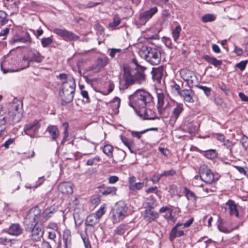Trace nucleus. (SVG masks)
<instances>
[{
	"mask_svg": "<svg viewBox=\"0 0 248 248\" xmlns=\"http://www.w3.org/2000/svg\"><path fill=\"white\" fill-rule=\"evenodd\" d=\"M40 217L41 210L38 207H35L29 211L24 220L26 230L31 232V238L34 241H40L44 234L42 229L36 226Z\"/></svg>",
	"mask_w": 248,
	"mask_h": 248,
	"instance_id": "f257e3e1",
	"label": "nucleus"
},
{
	"mask_svg": "<svg viewBox=\"0 0 248 248\" xmlns=\"http://www.w3.org/2000/svg\"><path fill=\"white\" fill-rule=\"evenodd\" d=\"M145 78L144 73L139 72L129 66H124L122 77L120 78V89L124 90L134 84H141L145 81Z\"/></svg>",
	"mask_w": 248,
	"mask_h": 248,
	"instance_id": "f03ea898",
	"label": "nucleus"
},
{
	"mask_svg": "<svg viewBox=\"0 0 248 248\" xmlns=\"http://www.w3.org/2000/svg\"><path fill=\"white\" fill-rule=\"evenodd\" d=\"M130 99L134 107L139 109L152 106L153 97L148 92L138 90L131 96Z\"/></svg>",
	"mask_w": 248,
	"mask_h": 248,
	"instance_id": "7ed1b4c3",
	"label": "nucleus"
},
{
	"mask_svg": "<svg viewBox=\"0 0 248 248\" xmlns=\"http://www.w3.org/2000/svg\"><path fill=\"white\" fill-rule=\"evenodd\" d=\"M141 55L145 60L152 65H158L161 62V53L159 48L143 46Z\"/></svg>",
	"mask_w": 248,
	"mask_h": 248,
	"instance_id": "20e7f679",
	"label": "nucleus"
},
{
	"mask_svg": "<svg viewBox=\"0 0 248 248\" xmlns=\"http://www.w3.org/2000/svg\"><path fill=\"white\" fill-rule=\"evenodd\" d=\"M128 207L123 201L117 202L112 211V219L114 223L121 221L128 215Z\"/></svg>",
	"mask_w": 248,
	"mask_h": 248,
	"instance_id": "39448f33",
	"label": "nucleus"
},
{
	"mask_svg": "<svg viewBox=\"0 0 248 248\" xmlns=\"http://www.w3.org/2000/svg\"><path fill=\"white\" fill-rule=\"evenodd\" d=\"M180 76L186 82L187 85L190 88L197 86L199 83L198 78L194 72L188 69H182L180 71Z\"/></svg>",
	"mask_w": 248,
	"mask_h": 248,
	"instance_id": "423d86ee",
	"label": "nucleus"
},
{
	"mask_svg": "<svg viewBox=\"0 0 248 248\" xmlns=\"http://www.w3.org/2000/svg\"><path fill=\"white\" fill-rule=\"evenodd\" d=\"M19 109V105L14 103L11 105L8 112V119L10 124H14L21 120L22 114Z\"/></svg>",
	"mask_w": 248,
	"mask_h": 248,
	"instance_id": "0eeeda50",
	"label": "nucleus"
},
{
	"mask_svg": "<svg viewBox=\"0 0 248 248\" xmlns=\"http://www.w3.org/2000/svg\"><path fill=\"white\" fill-rule=\"evenodd\" d=\"M53 32L61 36L66 41H76L80 39V37L74 32L65 29L55 28Z\"/></svg>",
	"mask_w": 248,
	"mask_h": 248,
	"instance_id": "6e6552de",
	"label": "nucleus"
},
{
	"mask_svg": "<svg viewBox=\"0 0 248 248\" xmlns=\"http://www.w3.org/2000/svg\"><path fill=\"white\" fill-rule=\"evenodd\" d=\"M199 174L200 178L204 182L211 184L214 179V176L211 170L203 165L199 169Z\"/></svg>",
	"mask_w": 248,
	"mask_h": 248,
	"instance_id": "1a4fd4ad",
	"label": "nucleus"
},
{
	"mask_svg": "<svg viewBox=\"0 0 248 248\" xmlns=\"http://www.w3.org/2000/svg\"><path fill=\"white\" fill-rule=\"evenodd\" d=\"M148 107H145L137 110V113L143 120H154L158 118L156 113Z\"/></svg>",
	"mask_w": 248,
	"mask_h": 248,
	"instance_id": "9d476101",
	"label": "nucleus"
},
{
	"mask_svg": "<svg viewBox=\"0 0 248 248\" xmlns=\"http://www.w3.org/2000/svg\"><path fill=\"white\" fill-rule=\"evenodd\" d=\"M158 11L156 7H153L149 10L141 13L139 16L140 23L144 25Z\"/></svg>",
	"mask_w": 248,
	"mask_h": 248,
	"instance_id": "9b49d317",
	"label": "nucleus"
},
{
	"mask_svg": "<svg viewBox=\"0 0 248 248\" xmlns=\"http://www.w3.org/2000/svg\"><path fill=\"white\" fill-rule=\"evenodd\" d=\"M194 95L195 93L192 90L185 89L182 90L180 96L183 98L185 102L192 104L194 102Z\"/></svg>",
	"mask_w": 248,
	"mask_h": 248,
	"instance_id": "f8f14e48",
	"label": "nucleus"
},
{
	"mask_svg": "<svg viewBox=\"0 0 248 248\" xmlns=\"http://www.w3.org/2000/svg\"><path fill=\"white\" fill-rule=\"evenodd\" d=\"M225 205L228 207L229 214L231 216H234L237 218L239 217L238 206L234 201L229 200L225 203Z\"/></svg>",
	"mask_w": 248,
	"mask_h": 248,
	"instance_id": "ddd939ff",
	"label": "nucleus"
},
{
	"mask_svg": "<svg viewBox=\"0 0 248 248\" xmlns=\"http://www.w3.org/2000/svg\"><path fill=\"white\" fill-rule=\"evenodd\" d=\"M76 84L75 79L73 78L68 79L66 81L62 83V92H68L69 93H75Z\"/></svg>",
	"mask_w": 248,
	"mask_h": 248,
	"instance_id": "4468645a",
	"label": "nucleus"
},
{
	"mask_svg": "<svg viewBox=\"0 0 248 248\" xmlns=\"http://www.w3.org/2000/svg\"><path fill=\"white\" fill-rule=\"evenodd\" d=\"M157 108L158 114L160 116H164L165 113L166 107H164V95L163 93H157Z\"/></svg>",
	"mask_w": 248,
	"mask_h": 248,
	"instance_id": "2eb2a0df",
	"label": "nucleus"
},
{
	"mask_svg": "<svg viewBox=\"0 0 248 248\" xmlns=\"http://www.w3.org/2000/svg\"><path fill=\"white\" fill-rule=\"evenodd\" d=\"M128 186L131 190L135 191L141 189L144 186V183L136 182V177L132 176L129 178Z\"/></svg>",
	"mask_w": 248,
	"mask_h": 248,
	"instance_id": "dca6fc26",
	"label": "nucleus"
},
{
	"mask_svg": "<svg viewBox=\"0 0 248 248\" xmlns=\"http://www.w3.org/2000/svg\"><path fill=\"white\" fill-rule=\"evenodd\" d=\"M23 228L19 223H13L8 230V233L11 235L19 236L23 232Z\"/></svg>",
	"mask_w": 248,
	"mask_h": 248,
	"instance_id": "f3484780",
	"label": "nucleus"
},
{
	"mask_svg": "<svg viewBox=\"0 0 248 248\" xmlns=\"http://www.w3.org/2000/svg\"><path fill=\"white\" fill-rule=\"evenodd\" d=\"M184 110L183 104L182 103L176 102L175 106L172 112L171 119L175 122Z\"/></svg>",
	"mask_w": 248,
	"mask_h": 248,
	"instance_id": "a211bd4d",
	"label": "nucleus"
},
{
	"mask_svg": "<svg viewBox=\"0 0 248 248\" xmlns=\"http://www.w3.org/2000/svg\"><path fill=\"white\" fill-rule=\"evenodd\" d=\"M59 190L63 194H72L73 192V185L70 182L62 183L59 186Z\"/></svg>",
	"mask_w": 248,
	"mask_h": 248,
	"instance_id": "6ab92c4d",
	"label": "nucleus"
},
{
	"mask_svg": "<svg viewBox=\"0 0 248 248\" xmlns=\"http://www.w3.org/2000/svg\"><path fill=\"white\" fill-rule=\"evenodd\" d=\"M74 93L68 92H60V95L62 97V105H65L72 101L74 98Z\"/></svg>",
	"mask_w": 248,
	"mask_h": 248,
	"instance_id": "aec40b11",
	"label": "nucleus"
},
{
	"mask_svg": "<svg viewBox=\"0 0 248 248\" xmlns=\"http://www.w3.org/2000/svg\"><path fill=\"white\" fill-rule=\"evenodd\" d=\"M46 131L49 133L53 140H56L59 136V130L56 125H49L47 127Z\"/></svg>",
	"mask_w": 248,
	"mask_h": 248,
	"instance_id": "412c9836",
	"label": "nucleus"
},
{
	"mask_svg": "<svg viewBox=\"0 0 248 248\" xmlns=\"http://www.w3.org/2000/svg\"><path fill=\"white\" fill-rule=\"evenodd\" d=\"M158 216V213L152 209H146L145 211L144 217L149 222L155 220Z\"/></svg>",
	"mask_w": 248,
	"mask_h": 248,
	"instance_id": "4be33fe9",
	"label": "nucleus"
},
{
	"mask_svg": "<svg viewBox=\"0 0 248 248\" xmlns=\"http://www.w3.org/2000/svg\"><path fill=\"white\" fill-rule=\"evenodd\" d=\"M40 127V125L39 124V121L36 120L32 123L26 124L25 126V131H30L33 130L34 134H36L38 133Z\"/></svg>",
	"mask_w": 248,
	"mask_h": 248,
	"instance_id": "5701e85b",
	"label": "nucleus"
},
{
	"mask_svg": "<svg viewBox=\"0 0 248 248\" xmlns=\"http://www.w3.org/2000/svg\"><path fill=\"white\" fill-rule=\"evenodd\" d=\"M152 74L154 80H155L157 81H160L163 75V67L160 66L157 68H153L152 71Z\"/></svg>",
	"mask_w": 248,
	"mask_h": 248,
	"instance_id": "b1692460",
	"label": "nucleus"
},
{
	"mask_svg": "<svg viewBox=\"0 0 248 248\" xmlns=\"http://www.w3.org/2000/svg\"><path fill=\"white\" fill-rule=\"evenodd\" d=\"M203 58L208 63L212 64L215 67L219 66L222 64V61L218 60L215 57H211L208 55H204Z\"/></svg>",
	"mask_w": 248,
	"mask_h": 248,
	"instance_id": "393cba45",
	"label": "nucleus"
},
{
	"mask_svg": "<svg viewBox=\"0 0 248 248\" xmlns=\"http://www.w3.org/2000/svg\"><path fill=\"white\" fill-rule=\"evenodd\" d=\"M55 212V210L54 207H50L49 208H47L43 212L42 216L41 215L40 220L42 222H45L47 219L50 217L51 215L53 214Z\"/></svg>",
	"mask_w": 248,
	"mask_h": 248,
	"instance_id": "a878e982",
	"label": "nucleus"
},
{
	"mask_svg": "<svg viewBox=\"0 0 248 248\" xmlns=\"http://www.w3.org/2000/svg\"><path fill=\"white\" fill-rule=\"evenodd\" d=\"M43 57L41 56L40 53L38 52H34L32 54V55L31 59L28 62L27 64L23 67V69L28 68L30 65V62H35L38 63H40L42 61Z\"/></svg>",
	"mask_w": 248,
	"mask_h": 248,
	"instance_id": "bb28decb",
	"label": "nucleus"
},
{
	"mask_svg": "<svg viewBox=\"0 0 248 248\" xmlns=\"http://www.w3.org/2000/svg\"><path fill=\"white\" fill-rule=\"evenodd\" d=\"M224 220L221 217H218L217 224L218 230L222 232L228 233L231 232L233 229H229L224 226Z\"/></svg>",
	"mask_w": 248,
	"mask_h": 248,
	"instance_id": "cd10ccee",
	"label": "nucleus"
},
{
	"mask_svg": "<svg viewBox=\"0 0 248 248\" xmlns=\"http://www.w3.org/2000/svg\"><path fill=\"white\" fill-rule=\"evenodd\" d=\"M15 42H21L23 43H29L30 44L31 42V38L30 33L28 32H26L24 34L22 35L21 36L14 40Z\"/></svg>",
	"mask_w": 248,
	"mask_h": 248,
	"instance_id": "c85d7f7f",
	"label": "nucleus"
},
{
	"mask_svg": "<svg viewBox=\"0 0 248 248\" xmlns=\"http://www.w3.org/2000/svg\"><path fill=\"white\" fill-rule=\"evenodd\" d=\"M120 139L122 142L128 148V149L130 151L131 153H132L133 151L132 150L134 145V142L133 140L132 139H128L122 135L120 136Z\"/></svg>",
	"mask_w": 248,
	"mask_h": 248,
	"instance_id": "c756f323",
	"label": "nucleus"
},
{
	"mask_svg": "<svg viewBox=\"0 0 248 248\" xmlns=\"http://www.w3.org/2000/svg\"><path fill=\"white\" fill-rule=\"evenodd\" d=\"M99 220H100L94 214H91L87 217L86 223L89 226H93L98 223Z\"/></svg>",
	"mask_w": 248,
	"mask_h": 248,
	"instance_id": "7c9ffc66",
	"label": "nucleus"
},
{
	"mask_svg": "<svg viewBox=\"0 0 248 248\" xmlns=\"http://www.w3.org/2000/svg\"><path fill=\"white\" fill-rule=\"evenodd\" d=\"M184 193L187 199L193 202L197 201V197L195 194L186 187L184 188Z\"/></svg>",
	"mask_w": 248,
	"mask_h": 248,
	"instance_id": "2f4dec72",
	"label": "nucleus"
},
{
	"mask_svg": "<svg viewBox=\"0 0 248 248\" xmlns=\"http://www.w3.org/2000/svg\"><path fill=\"white\" fill-rule=\"evenodd\" d=\"M108 61L107 57H99L96 61V66L102 68L108 64Z\"/></svg>",
	"mask_w": 248,
	"mask_h": 248,
	"instance_id": "473e14b6",
	"label": "nucleus"
},
{
	"mask_svg": "<svg viewBox=\"0 0 248 248\" xmlns=\"http://www.w3.org/2000/svg\"><path fill=\"white\" fill-rule=\"evenodd\" d=\"M184 235V232L182 230H177L175 228H172L171 230L170 238L171 240H173L176 237H180Z\"/></svg>",
	"mask_w": 248,
	"mask_h": 248,
	"instance_id": "72a5a7b5",
	"label": "nucleus"
},
{
	"mask_svg": "<svg viewBox=\"0 0 248 248\" xmlns=\"http://www.w3.org/2000/svg\"><path fill=\"white\" fill-rule=\"evenodd\" d=\"M223 145L229 150V153L230 154L233 153L232 151L234 149H237V145L232 141H230L229 140H226Z\"/></svg>",
	"mask_w": 248,
	"mask_h": 248,
	"instance_id": "f704fd0d",
	"label": "nucleus"
},
{
	"mask_svg": "<svg viewBox=\"0 0 248 248\" xmlns=\"http://www.w3.org/2000/svg\"><path fill=\"white\" fill-rule=\"evenodd\" d=\"M117 188L114 186H109L104 188L102 191V194L104 195H116Z\"/></svg>",
	"mask_w": 248,
	"mask_h": 248,
	"instance_id": "c9c22d12",
	"label": "nucleus"
},
{
	"mask_svg": "<svg viewBox=\"0 0 248 248\" xmlns=\"http://www.w3.org/2000/svg\"><path fill=\"white\" fill-rule=\"evenodd\" d=\"M16 138H9L5 140V141L2 144V146L4 147L5 149L12 147L16 145Z\"/></svg>",
	"mask_w": 248,
	"mask_h": 248,
	"instance_id": "e433bc0d",
	"label": "nucleus"
},
{
	"mask_svg": "<svg viewBox=\"0 0 248 248\" xmlns=\"http://www.w3.org/2000/svg\"><path fill=\"white\" fill-rule=\"evenodd\" d=\"M62 126L64 127V131H63V138L61 141V144L62 145L64 144L67 138L69 136L68 129H69V124L67 122H64L62 124Z\"/></svg>",
	"mask_w": 248,
	"mask_h": 248,
	"instance_id": "4c0bfd02",
	"label": "nucleus"
},
{
	"mask_svg": "<svg viewBox=\"0 0 248 248\" xmlns=\"http://www.w3.org/2000/svg\"><path fill=\"white\" fill-rule=\"evenodd\" d=\"M121 22V19L119 16L117 14L115 15L113 17L112 22L109 23V26L111 28H115L118 26Z\"/></svg>",
	"mask_w": 248,
	"mask_h": 248,
	"instance_id": "58836bf2",
	"label": "nucleus"
},
{
	"mask_svg": "<svg viewBox=\"0 0 248 248\" xmlns=\"http://www.w3.org/2000/svg\"><path fill=\"white\" fill-rule=\"evenodd\" d=\"M216 16L213 14H207L202 17V20L204 23H206L208 22H212L215 20Z\"/></svg>",
	"mask_w": 248,
	"mask_h": 248,
	"instance_id": "ea45409f",
	"label": "nucleus"
},
{
	"mask_svg": "<svg viewBox=\"0 0 248 248\" xmlns=\"http://www.w3.org/2000/svg\"><path fill=\"white\" fill-rule=\"evenodd\" d=\"M146 204L148 207L147 209H153L157 205L155 200L152 197L147 199Z\"/></svg>",
	"mask_w": 248,
	"mask_h": 248,
	"instance_id": "a19ab883",
	"label": "nucleus"
},
{
	"mask_svg": "<svg viewBox=\"0 0 248 248\" xmlns=\"http://www.w3.org/2000/svg\"><path fill=\"white\" fill-rule=\"evenodd\" d=\"M121 99L118 97H115L111 102V107L114 110L118 109L120 107Z\"/></svg>",
	"mask_w": 248,
	"mask_h": 248,
	"instance_id": "79ce46f5",
	"label": "nucleus"
},
{
	"mask_svg": "<svg viewBox=\"0 0 248 248\" xmlns=\"http://www.w3.org/2000/svg\"><path fill=\"white\" fill-rule=\"evenodd\" d=\"M53 43V39L51 37H44L41 39V44L43 47H47Z\"/></svg>",
	"mask_w": 248,
	"mask_h": 248,
	"instance_id": "37998d69",
	"label": "nucleus"
},
{
	"mask_svg": "<svg viewBox=\"0 0 248 248\" xmlns=\"http://www.w3.org/2000/svg\"><path fill=\"white\" fill-rule=\"evenodd\" d=\"M132 62L136 66V68L134 69V70L139 71V72L144 73V71L146 69L145 67L140 65L136 59H133Z\"/></svg>",
	"mask_w": 248,
	"mask_h": 248,
	"instance_id": "c03bdc74",
	"label": "nucleus"
},
{
	"mask_svg": "<svg viewBox=\"0 0 248 248\" xmlns=\"http://www.w3.org/2000/svg\"><path fill=\"white\" fill-rule=\"evenodd\" d=\"M106 205H102L100 208L96 211L95 214H93L99 220L100 218L106 212Z\"/></svg>",
	"mask_w": 248,
	"mask_h": 248,
	"instance_id": "a18cd8bd",
	"label": "nucleus"
},
{
	"mask_svg": "<svg viewBox=\"0 0 248 248\" xmlns=\"http://www.w3.org/2000/svg\"><path fill=\"white\" fill-rule=\"evenodd\" d=\"M129 131L130 132L132 137L137 138L138 139L140 140L141 138V135L147 132L148 130H144L141 131L129 130Z\"/></svg>",
	"mask_w": 248,
	"mask_h": 248,
	"instance_id": "49530a36",
	"label": "nucleus"
},
{
	"mask_svg": "<svg viewBox=\"0 0 248 248\" xmlns=\"http://www.w3.org/2000/svg\"><path fill=\"white\" fill-rule=\"evenodd\" d=\"M181 31V28L180 26H177L173 30L172 35L175 41H176V40L179 38Z\"/></svg>",
	"mask_w": 248,
	"mask_h": 248,
	"instance_id": "de8ad7c7",
	"label": "nucleus"
},
{
	"mask_svg": "<svg viewBox=\"0 0 248 248\" xmlns=\"http://www.w3.org/2000/svg\"><path fill=\"white\" fill-rule=\"evenodd\" d=\"M8 15L3 11L0 10V19H1L0 23L1 25H3L6 24L8 22L7 17Z\"/></svg>",
	"mask_w": 248,
	"mask_h": 248,
	"instance_id": "09e8293b",
	"label": "nucleus"
},
{
	"mask_svg": "<svg viewBox=\"0 0 248 248\" xmlns=\"http://www.w3.org/2000/svg\"><path fill=\"white\" fill-rule=\"evenodd\" d=\"M171 91L172 93L179 95H180L181 93L182 92V90H181L180 86L175 83L171 86Z\"/></svg>",
	"mask_w": 248,
	"mask_h": 248,
	"instance_id": "8fccbe9b",
	"label": "nucleus"
},
{
	"mask_svg": "<svg viewBox=\"0 0 248 248\" xmlns=\"http://www.w3.org/2000/svg\"><path fill=\"white\" fill-rule=\"evenodd\" d=\"M113 149V148L111 145L107 144L104 146L103 151L106 155H112Z\"/></svg>",
	"mask_w": 248,
	"mask_h": 248,
	"instance_id": "3c124183",
	"label": "nucleus"
},
{
	"mask_svg": "<svg viewBox=\"0 0 248 248\" xmlns=\"http://www.w3.org/2000/svg\"><path fill=\"white\" fill-rule=\"evenodd\" d=\"M188 132L191 135H195L198 131V127L194 124H189L188 126Z\"/></svg>",
	"mask_w": 248,
	"mask_h": 248,
	"instance_id": "603ef678",
	"label": "nucleus"
},
{
	"mask_svg": "<svg viewBox=\"0 0 248 248\" xmlns=\"http://www.w3.org/2000/svg\"><path fill=\"white\" fill-rule=\"evenodd\" d=\"M197 87L198 88L202 90L204 92V93H205V94L207 97H209L211 95V89L210 88L207 87L206 86H202V85L198 86V85H197Z\"/></svg>",
	"mask_w": 248,
	"mask_h": 248,
	"instance_id": "864d4df0",
	"label": "nucleus"
},
{
	"mask_svg": "<svg viewBox=\"0 0 248 248\" xmlns=\"http://www.w3.org/2000/svg\"><path fill=\"white\" fill-rule=\"evenodd\" d=\"M125 226L123 225H120L115 230V234H123L125 232Z\"/></svg>",
	"mask_w": 248,
	"mask_h": 248,
	"instance_id": "5fc2aeb1",
	"label": "nucleus"
},
{
	"mask_svg": "<svg viewBox=\"0 0 248 248\" xmlns=\"http://www.w3.org/2000/svg\"><path fill=\"white\" fill-rule=\"evenodd\" d=\"M248 62V61L247 60L241 61L236 64V67L238 68L241 71H242L245 69Z\"/></svg>",
	"mask_w": 248,
	"mask_h": 248,
	"instance_id": "6e6d98bb",
	"label": "nucleus"
},
{
	"mask_svg": "<svg viewBox=\"0 0 248 248\" xmlns=\"http://www.w3.org/2000/svg\"><path fill=\"white\" fill-rule=\"evenodd\" d=\"M175 170L172 169L169 170L164 171L162 173V176H163V177L172 176L175 175Z\"/></svg>",
	"mask_w": 248,
	"mask_h": 248,
	"instance_id": "4d7b16f0",
	"label": "nucleus"
},
{
	"mask_svg": "<svg viewBox=\"0 0 248 248\" xmlns=\"http://www.w3.org/2000/svg\"><path fill=\"white\" fill-rule=\"evenodd\" d=\"M99 160V157L98 156H96L92 159L88 160L86 164L87 165H93L96 164Z\"/></svg>",
	"mask_w": 248,
	"mask_h": 248,
	"instance_id": "13d9d810",
	"label": "nucleus"
},
{
	"mask_svg": "<svg viewBox=\"0 0 248 248\" xmlns=\"http://www.w3.org/2000/svg\"><path fill=\"white\" fill-rule=\"evenodd\" d=\"M81 94L83 98L85 99V102L86 103H89L90 102L89 96L88 94V92L85 90H82L81 92Z\"/></svg>",
	"mask_w": 248,
	"mask_h": 248,
	"instance_id": "bf43d9fd",
	"label": "nucleus"
},
{
	"mask_svg": "<svg viewBox=\"0 0 248 248\" xmlns=\"http://www.w3.org/2000/svg\"><path fill=\"white\" fill-rule=\"evenodd\" d=\"M162 177H163L162 173L160 174H155L152 177L151 180L154 183H155L158 182Z\"/></svg>",
	"mask_w": 248,
	"mask_h": 248,
	"instance_id": "052dcab7",
	"label": "nucleus"
},
{
	"mask_svg": "<svg viewBox=\"0 0 248 248\" xmlns=\"http://www.w3.org/2000/svg\"><path fill=\"white\" fill-rule=\"evenodd\" d=\"M213 136L214 138H217V140H218L219 141H220L221 142L225 141V137L224 136V135H223L222 134L216 133V134H214Z\"/></svg>",
	"mask_w": 248,
	"mask_h": 248,
	"instance_id": "680f3d73",
	"label": "nucleus"
},
{
	"mask_svg": "<svg viewBox=\"0 0 248 248\" xmlns=\"http://www.w3.org/2000/svg\"><path fill=\"white\" fill-rule=\"evenodd\" d=\"M242 144L247 149L248 147V138L246 136L243 137L242 139Z\"/></svg>",
	"mask_w": 248,
	"mask_h": 248,
	"instance_id": "e2e57ef3",
	"label": "nucleus"
},
{
	"mask_svg": "<svg viewBox=\"0 0 248 248\" xmlns=\"http://www.w3.org/2000/svg\"><path fill=\"white\" fill-rule=\"evenodd\" d=\"M63 240L64 243L65 248H67L71 244V239L66 238V235H63Z\"/></svg>",
	"mask_w": 248,
	"mask_h": 248,
	"instance_id": "0e129e2a",
	"label": "nucleus"
},
{
	"mask_svg": "<svg viewBox=\"0 0 248 248\" xmlns=\"http://www.w3.org/2000/svg\"><path fill=\"white\" fill-rule=\"evenodd\" d=\"M119 180V178L116 176H110L108 178V182L109 184H115Z\"/></svg>",
	"mask_w": 248,
	"mask_h": 248,
	"instance_id": "69168bd1",
	"label": "nucleus"
},
{
	"mask_svg": "<svg viewBox=\"0 0 248 248\" xmlns=\"http://www.w3.org/2000/svg\"><path fill=\"white\" fill-rule=\"evenodd\" d=\"M234 51L238 56H241L243 54V50L238 46H235Z\"/></svg>",
	"mask_w": 248,
	"mask_h": 248,
	"instance_id": "338daca9",
	"label": "nucleus"
},
{
	"mask_svg": "<svg viewBox=\"0 0 248 248\" xmlns=\"http://www.w3.org/2000/svg\"><path fill=\"white\" fill-rule=\"evenodd\" d=\"M238 95L243 101L248 102V96L245 95L243 93H239Z\"/></svg>",
	"mask_w": 248,
	"mask_h": 248,
	"instance_id": "774afa93",
	"label": "nucleus"
}]
</instances>
